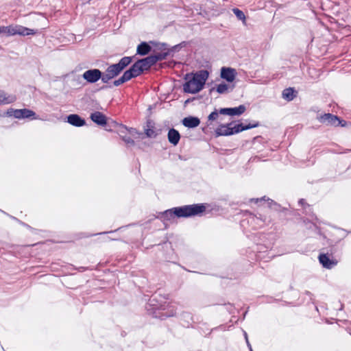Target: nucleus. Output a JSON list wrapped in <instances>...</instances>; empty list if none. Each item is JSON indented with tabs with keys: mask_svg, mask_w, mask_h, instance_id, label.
I'll list each match as a JSON object with an SVG mask.
<instances>
[{
	"mask_svg": "<svg viewBox=\"0 0 351 351\" xmlns=\"http://www.w3.org/2000/svg\"><path fill=\"white\" fill-rule=\"evenodd\" d=\"M221 210V207L215 204H193L175 207V214L177 218H189L195 216H201L205 212L215 214Z\"/></svg>",
	"mask_w": 351,
	"mask_h": 351,
	"instance_id": "1",
	"label": "nucleus"
},
{
	"mask_svg": "<svg viewBox=\"0 0 351 351\" xmlns=\"http://www.w3.org/2000/svg\"><path fill=\"white\" fill-rule=\"evenodd\" d=\"M209 73L207 70H200L195 73H187L184 80L186 82L183 85L184 93L195 94L202 90L208 77Z\"/></svg>",
	"mask_w": 351,
	"mask_h": 351,
	"instance_id": "2",
	"label": "nucleus"
},
{
	"mask_svg": "<svg viewBox=\"0 0 351 351\" xmlns=\"http://www.w3.org/2000/svg\"><path fill=\"white\" fill-rule=\"evenodd\" d=\"M233 123L234 122H231L226 124L219 125L215 131V136L218 137L221 136H230L244 130L258 127L260 125L259 122L255 121L248 124L239 123L232 126Z\"/></svg>",
	"mask_w": 351,
	"mask_h": 351,
	"instance_id": "3",
	"label": "nucleus"
},
{
	"mask_svg": "<svg viewBox=\"0 0 351 351\" xmlns=\"http://www.w3.org/2000/svg\"><path fill=\"white\" fill-rule=\"evenodd\" d=\"M165 300V298L161 296L158 298V295L156 293L152 295L146 306L149 314H152L154 317H159L160 319L167 317V315L162 314L161 316H159L157 313L158 311L165 310L167 307V304Z\"/></svg>",
	"mask_w": 351,
	"mask_h": 351,
	"instance_id": "4",
	"label": "nucleus"
},
{
	"mask_svg": "<svg viewBox=\"0 0 351 351\" xmlns=\"http://www.w3.org/2000/svg\"><path fill=\"white\" fill-rule=\"evenodd\" d=\"M245 214L247 215V217L241 220V226L247 232H250L252 230H256L263 226L265 220L261 217H257L248 210H245Z\"/></svg>",
	"mask_w": 351,
	"mask_h": 351,
	"instance_id": "5",
	"label": "nucleus"
},
{
	"mask_svg": "<svg viewBox=\"0 0 351 351\" xmlns=\"http://www.w3.org/2000/svg\"><path fill=\"white\" fill-rule=\"evenodd\" d=\"M141 66H142L140 65L137 60L128 70L123 73L121 77L113 82V85L115 86H119L121 84L130 80L131 79L139 76L141 73H143V70Z\"/></svg>",
	"mask_w": 351,
	"mask_h": 351,
	"instance_id": "6",
	"label": "nucleus"
},
{
	"mask_svg": "<svg viewBox=\"0 0 351 351\" xmlns=\"http://www.w3.org/2000/svg\"><path fill=\"white\" fill-rule=\"evenodd\" d=\"M36 33L34 29H29L21 25H9L0 27V34H5L8 36H29Z\"/></svg>",
	"mask_w": 351,
	"mask_h": 351,
	"instance_id": "7",
	"label": "nucleus"
},
{
	"mask_svg": "<svg viewBox=\"0 0 351 351\" xmlns=\"http://www.w3.org/2000/svg\"><path fill=\"white\" fill-rule=\"evenodd\" d=\"M318 121L324 124L327 125H332V126H345L346 122L343 120H340L339 118L330 113H326L323 115H321L317 117Z\"/></svg>",
	"mask_w": 351,
	"mask_h": 351,
	"instance_id": "8",
	"label": "nucleus"
},
{
	"mask_svg": "<svg viewBox=\"0 0 351 351\" xmlns=\"http://www.w3.org/2000/svg\"><path fill=\"white\" fill-rule=\"evenodd\" d=\"M82 77L88 83H95L99 80H102L103 73L97 69H93L86 71L83 75Z\"/></svg>",
	"mask_w": 351,
	"mask_h": 351,
	"instance_id": "9",
	"label": "nucleus"
},
{
	"mask_svg": "<svg viewBox=\"0 0 351 351\" xmlns=\"http://www.w3.org/2000/svg\"><path fill=\"white\" fill-rule=\"evenodd\" d=\"M155 46L157 49L161 51V52L156 53L154 55H151L153 61H154L156 64L158 61L165 60L169 55L170 50L167 48V45L166 43H158L156 44Z\"/></svg>",
	"mask_w": 351,
	"mask_h": 351,
	"instance_id": "10",
	"label": "nucleus"
},
{
	"mask_svg": "<svg viewBox=\"0 0 351 351\" xmlns=\"http://www.w3.org/2000/svg\"><path fill=\"white\" fill-rule=\"evenodd\" d=\"M121 71L115 64H110L106 69L105 73H103L102 82L108 83L110 80L118 76Z\"/></svg>",
	"mask_w": 351,
	"mask_h": 351,
	"instance_id": "11",
	"label": "nucleus"
},
{
	"mask_svg": "<svg viewBox=\"0 0 351 351\" xmlns=\"http://www.w3.org/2000/svg\"><path fill=\"white\" fill-rule=\"evenodd\" d=\"M156 218L159 219L161 221L167 226L166 222H172L177 216L175 214V207L167 209L163 212L158 213Z\"/></svg>",
	"mask_w": 351,
	"mask_h": 351,
	"instance_id": "12",
	"label": "nucleus"
},
{
	"mask_svg": "<svg viewBox=\"0 0 351 351\" xmlns=\"http://www.w3.org/2000/svg\"><path fill=\"white\" fill-rule=\"evenodd\" d=\"M246 107L244 105H240L234 108H223L219 110V113L229 116H239L245 112Z\"/></svg>",
	"mask_w": 351,
	"mask_h": 351,
	"instance_id": "13",
	"label": "nucleus"
},
{
	"mask_svg": "<svg viewBox=\"0 0 351 351\" xmlns=\"http://www.w3.org/2000/svg\"><path fill=\"white\" fill-rule=\"evenodd\" d=\"M318 259L322 267L328 269L333 268L338 263L336 259L330 258L328 254H320Z\"/></svg>",
	"mask_w": 351,
	"mask_h": 351,
	"instance_id": "14",
	"label": "nucleus"
},
{
	"mask_svg": "<svg viewBox=\"0 0 351 351\" xmlns=\"http://www.w3.org/2000/svg\"><path fill=\"white\" fill-rule=\"evenodd\" d=\"M252 204L269 206L275 210H280V206L276 203L273 199H250Z\"/></svg>",
	"mask_w": 351,
	"mask_h": 351,
	"instance_id": "15",
	"label": "nucleus"
},
{
	"mask_svg": "<svg viewBox=\"0 0 351 351\" xmlns=\"http://www.w3.org/2000/svg\"><path fill=\"white\" fill-rule=\"evenodd\" d=\"M237 74V73L234 69L225 66L221 69V77L228 82H232L234 80Z\"/></svg>",
	"mask_w": 351,
	"mask_h": 351,
	"instance_id": "16",
	"label": "nucleus"
},
{
	"mask_svg": "<svg viewBox=\"0 0 351 351\" xmlns=\"http://www.w3.org/2000/svg\"><path fill=\"white\" fill-rule=\"evenodd\" d=\"M90 118L94 123L100 126H104L107 123L106 115L99 111L91 113Z\"/></svg>",
	"mask_w": 351,
	"mask_h": 351,
	"instance_id": "17",
	"label": "nucleus"
},
{
	"mask_svg": "<svg viewBox=\"0 0 351 351\" xmlns=\"http://www.w3.org/2000/svg\"><path fill=\"white\" fill-rule=\"evenodd\" d=\"M67 122L75 127H82L86 124L85 119L77 114H71L67 116Z\"/></svg>",
	"mask_w": 351,
	"mask_h": 351,
	"instance_id": "18",
	"label": "nucleus"
},
{
	"mask_svg": "<svg viewBox=\"0 0 351 351\" xmlns=\"http://www.w3.org/2000/svg\"><path fill=\"white\" fill-rule=\"evenodd\" d=\"M182 123L186 128H194L199 125L200 120L198 117L189 116L184 118L182 121Z\"/></svg>",
	"mask_w": 351,
	"mask_h": 351,
	"instance_id": "19",
	"label": "nucleus"
},
{
	"mask_svg": "<svg viewBox=\"0 0 351 351\" xmlns=\"http://www.w3.org/2000/svg\"><path fill=\"white\" fill-rule=\"evenodd\" d=\"M180 319L182 324L186 328L190 327L195 322L192 314L189 312H182L180 315Z\"/></svg>",
	"mask_w": 351,
	"mask_h": 351,
	"instance_id": "20",
	"label": "nucleus"
},
{
	"mask_svg": "<svg viewBox=\"0 0 351 351\" xmlns=\"http://www.w3.org/2000/svg\"><path fill=\"white\" fill-rule=\"evenodd\" d=\"M167 138L171 144L177 145L180 139V134L177 130L171 128L168 132Z\"/></svg>",
	"mask_w": 351,
	"mask_h": 351,
	"instance_id": "21",
	"label": "nucleus"
},
{
	"mask_svg": "<svg viewBox=\"0 0 351 351\" xmlns=\"http://www.w3.org/2000/svg\"><path fill=\"white\" fill-rule=\"evenodd\" d=\"M138 62H139L140 65L142 66L141 67L143 71L149 70L151 66L155 64V62L153 61L151 55L145 58L138 60Z\"/></svg>",
	"mask_w": 351,
	"mask_h": 351,
	"instance_id": "22",
	"label": "nucleus"
},
{
	"mask_svg": "<svg viewBox=\"0 0 351 351\" xmlns=\"http://www.w3.org/2000/svg\"><path fill=\"white\" fill-rule=\"evenodd\" d=\"M152 51L151 46L146 42H142L137 46L136 53L140 56H146Z\"/></svg>",
	"mask_w": 351,
	"mask_h": 351,
	"instance_id": "23",
	"label": "nucleus"
},
{
	"mask_svg": "<svg viewBox=\"0 0 351 351\" xmlns=\"http://www.w3.org/2000/svg\"><path fill=\"white\" fill-rule=\"evenodd\" d=\"M271 246H266L265 245L262 244H257V249H256V260H261L266 258L264 254L268 251L269 249H271Z\"/></svg>",
	"mask_w": 351,
	"mask_h": 351,
	"instance_id": "24",
	"label": "nucleus"
},
{
	"mask_svg": "<svg viewBox=\"0 0 351 351\" xmlns=\"http://www.w3.org/2000/svg\"><path fill=\"white\" fill-rule=\"evenodd\" d=\"M15 97L8 95L3 90H0V101L1 104H8L15 101Z\"/></svg>",
	"mask_w": 351,
	"mask_h": 351,
	"instance_id": "25",
	"label": "nucleus"
},
{
	"mask_svg": "<svg viewBox=\"0 0 351 351\" xmlns=\"http://www.w3.org/2000/svg\"><path fill=\"white\" fill-rule=\"evenodd\" d=\"M132 58L129 56H125L122 58L118 63L115 64L119 69V70L122 72L125 68H126L132 62Z\"/></svg>",
	"mask_w": 351,
	"mask_h": 351,
	"instance_id": "26",
	"label": "nucleus"
},
{
	"mask_svg": "<svg viewBox=\"0 0 351 351\" xmlns=\"http://www.w3.org/2000/svg\"><path fill=\"white\" fill-rule=\"evenodd\" d=\"M282 97L287 101H292L295 97V90L293 88H287L282 91Z\"/></svg>",
	"mask_w": 351,
	"mask_h": 351,
	"instance_id": "27",
	"label": "nucleus"
},
{
	"mask_svg": "<svg viewBox=\"0 0 351 351\" xmlns=\"http://www.w3.org/2000/svg\"><path fill=\"white\" fill-rule=\"evenodd\" d=\"M21 119L31 118L32 119H36V113L29 109L23 108L21 109Z\"/></svg>",
	"mask_w": 351,
	"mask_h": 351,
	"instance_id": "28",
	"label": "nucleus"
},
{
	"mask_svg": "<svg viewBox=\"0 0 351 351\" xmlns=\"http://www.w3.org/2000/svg\"><path fill=\"white\" fill-rule=\"evenodd\" d=\"M232 12L236 15L238 20L241 21L244 25L246 24L245 15L242 10H239V8H235L232 9Z\"/></svg>",
	"mask_w": 351,
	"mask_h": 351,
	"instance_id": "29",
	"label": "nucleus"
},
{
	"mask_svg": "<svg viewBox=\"0 0 351 351\" xmlns=\"http://www.w3.org/2000/svg\"><path fill=\"white\" fill-rule=\"evenodd\" d=\"M298 204L303 207L306 215H311L312 213L311 207L309 204L305 202V199H300Z\"/></svg>",
	"mask_w": 351,
	"mask_h": 351,
	"instance_id": "30",
	"label": "nucleus"
},
{
	"mask_svg": "<svg viewBox=\"0 0 351 351\" xmlns=\"http://www.w3.org/2000/svg\"><path fill=\"white\" fill-rule=\"evenodd\" d=\"M229 86L226 83L223 82L217 86L216 90L219 94H223L228 91Z\"/></svg>",
	"mask_w": 351,
	"mask_h": 351,
	"instance_id": "31",
	"label": "nucleus"
},
{
	"mask_svg": "<svg viewBox=\"0 0 351 351\" xmlns=\"http://www.w3.org/2000/svg\"><path fill=\"white\" fill-rule=\"evenodd\" d=\"M145 133L149 138H155L158 135L157 132L154 130V128L145 129Z\"/></svg>",
	"mask_w": 351,
	"mask_h": 351,
	"instance_id": "32",
	"label": "nucleus"
},
{
	"mask_svg": "<svg viewBox=\"0 0 351 351\" xmlns=\"http://www.w3.org/2000/svg\"><path fill=\"white\" fill-rule=\"evenodd\" d=\"M219 114H220L219 110L217 111L215 110V111L212 112L208 117V121H213L217 120L219 118Z\"/></svg>",
	"mask_w": 351,
	"mask_h": 351,
	"instance_id": "33",
	"label": "nucleus"
},
{
	"mask_svg": "<svg viewBox=\"0 0 351 351\" xmlns=\"http://www.w3.org/2000/svg\"><path fill=\"white\" fill-rule=\"evenodd\" d=\"M136 223H130V224H128L127 226H121V227H119L117 229L114 230H111V231H106V232H101V233H98L97 234H112V233H114L122 228H126V227H128V226H135ZM97 234H95L94 235H96Z\"/></svg>",
	"mask_w": 351,
	"mask_h": 351,
	"instance_id": "34",
	"label": "nucleus"
},
{
	"mask_svg": "<svg viewBox=\"0 0 351 351\" xmlns=\"http://www.w3.org/2000/svg\"><path fill=\"white\" fill-rule=\"evenodd\" d=\"M123 140L128 145H134V141L130 136H124L123 138Z\"/></svg>",
	"mask_w": 351,
	"mask_h": 351,
	"instance_id": "35",
	"label": "nucleus"
},
{
	"mask_svg": "<svg viewBox=\"0 0 351 351\" xmlns=\"http://www.w3.org/2000/svg\"><path fill=\"white\" fill-rule=\"evenodd\" d=\"M14 219H15L16 221H17V222L21 224V226L27 228V229L30 230H33V228L31 227L29 225H28L27 223L16 219V217H13Z\"/></svg>",
	"mask_w": 351,
	"mask_h": 351,
	"instance_id": "36",
	"label": "nucleus"
},
{
	"mask_svg": "<svg viewBox=\"0 0 351 351\" xmlns=\"http://www.w3.org/2000/svg\"><path fill=\"white\" fill-rule=\"evenodd\" d=\"M21 109H15L13 112V117L16 119H21Z\"/></svg>",
	"mask_w": 351,
	"mask_h": 351,
	"instance_id": "37",
	"label": "nucleus"
},
{
	"mask_svg": "<svg viewBox=\"0 0 351 351\" xmlns=\"http://www.w3.org/2000/svg\"><path fill=\"white\" fill-rule=\"evenodd\" d=\"M225 305L226 306L227 311L230 313H234V306L232 304L228 303V304H225Z\"/></svg>",
	"mask_w": 351,
	"mask_h": 351,
	"instance_id": "38",
	"label": "nucleus"
},
{
	"mask_svg": "<svg viewBox=\"0 0 351 351\" xmlns=\"http://www.w3.org/2000/svg\"><path fill=\"white\" fill-rule=\"evenodd\" d=\"M154 128V123L151 120H147V128Z\"/></svg>",
	"mask_w": 351,
	"mask_h": 351,
	"instance_id": "39",
	"label": "nucleus"
},
{
	"mask_svg": "<svg viewBox=\"0 0 351 351\" xmlns=\"http://www.w3.org/2000/svg\"><path fill=\"white\" fill-rule=\"evenodd\" d=\"M15 109H13V108H10L7 111V115L9 116V117H13V112L14 111Z\"/></svg>",
	"mask_w": 351,
	"mask_h": 351,
	"instance_id": "40",
	"label": "nucleus"
},
{
	"mask_svg": "<svg viewBox=\"0 0 351 351\" xmlns=\"http://www.w3.org/2000/svg\"><path fill=\"white\" fill-rule=\"evenodd\" d=\"M304 293L310 298V300H313V295L310 291H306L304 292Z\"/></svg>",
	"mask_w": 351,
	"mask_h": 351,
	"instance_id": "41",
	"label": "nucleus"
},
{
	"mask_svg": "<svg viewBox=\"0 0 351 351\" xmlns=\"http://www.w3.org/2000/svg\"><path fill=\"white\" fill-rule=\"evenodd\" d=\"M246 343H247V347L249 348L250 351H253L252 348V346H251L249 340H247V341H246Z\"/></svg>",
	"mask_w": 351,
	"mask_h": 351,
	"instance_id": "42",
	"label": "nucleus"
},
{
	"mask_svg": "<svg viewBox=\"0 0 351 351\" xmlns=\"http://www.w3.org/2000/svg\"><path fill=\"white\" fill-rule=\"evenodd\" d=\"M243 335H244V337H245V341H247V340H248V337H247V332H246L245 330H243Z\"/></svg>",
	"mask_w": 351,
	"mask_h": 351,
	"instance_id": "43",
	"label": "nucleus"
},
{
	"mask_svg": "<svg viewBox=\"0 0 351 351\" xmlns=\"http://www.w3.org/2000/svg\"><path fill=\"white\" fill-rule=\"evenodd\" d=\"M315 226L316 228V229L318 230L319 231V234H320V229L313 223H311V226Z\"/></svg>",
	"mask_w": 351,
	"mask_h": 351,
	"instance_id": "44",
	"label": "nucleus"
},
{
	"mask_svg": "<svg viewBox=\"0 0 351 351\" xmlns=\"http://www.w3.org/2000/svg\"><path fill=\"white\" fill-rule=\"evenodd\" d=\"M312 217H314V219H315V221H318L317 217L315 215H314L313 213H312Z\"/></svg>",
	"mask_w": 351,
	"mask_h": 351,
	"instance_id": "45",
	"label": "nucleus"
},
{
	"mask_svg": "<svg viewBox=\"0 0 351 351\" xmlns=\"http://www.w3.org/2000/svg\"><path fill=\"white\" fill-rule=\"evenodd\" d=\"M111 88V86H102L101 88L104 89V88Z\"/></svg>",
	"mask_w": 351,
	"mask_h": 351,
	"instance_id": "46",
	"label": "nucleus"
},
{
	"mask_svg": "<svg viewBox=\"0 0 351 351\" xmlns=\"http://www.w3.org/2000/svg\"><path fill=\"white\" fill-rule=\"evenodd\" d=\"M246 314H247V311L245 312L243 316L245 317L246 315Z\"/></svg>",
	"mask_w": 351,
	"mask_h": 351,
	"instance_id": "47",
	"label": "nucleus"
},
{
	"mask_svg": "<svg viewBox=\"0 0 351 351\" xmlns=\"http://www.w3.org/2000/svg\"><path fill=\"white\" fill-rule=\"evenodd\" d=\"M110 239L109 237H107L106 238V240H110Z\"/></svg>",
	"mask_w": 351,
	"mask_h": 351,
	"instance_id": "48",
	"label": "nucleus"
},
{
	"mask_svg": "<svg viewBox=\"0 0 351 351\" xmlns=\"http://www.w3.org/2000/svg\"><path fill=\"white\" fill-rule=\"evenodd\" d=\"M348 232V233H351V231H348V232Z\"/></svg>",
	"mask_w": 351,
	"mask_h": 351,
	"instance_id": "49",
	"label": "nucleus"
}]
</instances>
